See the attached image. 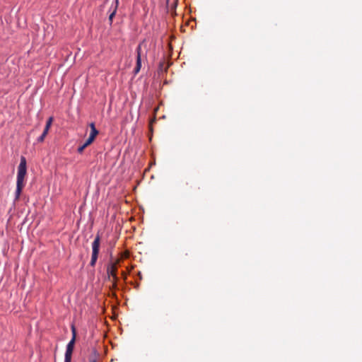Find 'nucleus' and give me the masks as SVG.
Returning a JSON list of instances; mask_svg holds the SVG:
<instances>
[{
  "mask_svg": "<svg viewBox=\"0 0 362 362\" xmlns=\"http://www.w3.org/2000/svg\"><path fill=\"white\" fill-rule=\"evenodd\" d=\"M27 172L26 159L21 156L20 164L18 167L16 178V189L15 192V199L18 200L20 197L23 188L24 187V180Z\"/></svg>",
  "mask_w": 362,
  "mask_h": 362,
  "instance_id": "f257e3e1",
  "label": "nucleus"
},
{
  "mask_svg": "<svg viewBox=\"0 0 362 362\" xmlns=\"http://www.w3.org/2000/svg\"><path fill=\"white\" fill-rule=\"evenodd\" d=\"M71 332H72V338L68 343L66 346V349L65 352V358H64V362H71V355L74 350V346L75 344L76 340V328L74 325L71 327Z\"/></svg>",
  "mask_w": 362,
  "mask_h": 362,
  "instance_id": "f03ea898",
  "label": "nucleus"
},
{
  "mask_svg": "<svg viewBox=\"0 0 362 362\" xmlns=\"http://www.w3.org/2000/svg\"><path fill=\"white\" fill-rule=\"evenodd\" d=\"M100 238L98 235H96V237L95 238V239L92 243V256H91V259H90V264L91 266H94L98 259V256L99 250H100Z\"/></svg>",
  "mask_w": 362,
  "mask_h": 362,
  "instance_id": "7ed1b4c3",
  "label": "nucleus"
},
{
  "mask_svg": "<svg viewBox=\"0 0 362 362\" xmlns=\"http://www.w3.org/2000/svg\"><path fill=\"white\" fill-rule=\"evenodd\" d=\"M119 262V259H112L107 266V273L109 276H112L114 279H117V264Z\"/></svg>",
  "mask_w": 362,
  "mask_h": 362,
  "instance_id": "20e7f679",
  "label": "nucleus"
},
{
  "mask_svg": "<svg viewBox=\"0 0 362 362\" xmlns=\"http://www.w3.org/2000/svg\"><path fill=\"white\" fill-rule=\"evenodd\" d=\"M141 44H140L136 48V64L134 69V75H136L141 68Z\"/></svg>",
  "mask_w": 362,
  "mask_h": 362,
  "instance_id": "39448f33",
  "label": "nucleus"
},
{
  "mask_svg": "<svg viewBox=\"0 0 362 362\" xmlns=\"http://www.w3.org/2000/svg\"><path fill=\"white\" fill-rule=\"evenodd\" d=\"M118 4H119V0H115V4L112 5V6L110 8V10L112 9V12L110 13V16H109V21H110V23H112L113 18L116 14Z\"/></svg>",
  "mask_w": 362,
  "mask_h": 362,
  "instance_id": "423d86ee",
  "label": "nucleus"
},
{
  "mask_svg": "<svg viewBox=\"0 0 362 362\" xmlns=\"http://www.w3.org/2000/svg\"><path fill=\"white\" fill-rule=\"evenodd\" d=\"M89 127L90 128V136H94V137H96V136L98 134V131L97 130V129L95 128V124L93 122H91L90 124H89Z\"/></svg>",
  "mask_w": 362,
  "mask_h": 362,
  "instance_id": "0eeeda50",
  "label": "nucleus"
},
{
  "mask_svg": "<svg viewBox=\"0 0 362 362\" xmlns=\"http://www.w3.org/2000/svg\"><path fill=\"white\" fill-rule=\"evenodd\" d=\"M52 121H53V117H49L48 119L47 120L46 125H45V127L44 129L49 132V128L52 124Z\"/></svg>",
  "mask_w": 362,
  "mask_h": 362,
  "instance_id": "6e6552de",
  "label": "nucleus"
},
{
  "mask_svg": "<svg viewBox=\"0 0 362 362\" xmlns=\"http://www.w3.org/2000/svg\"><path fill=\"white\" fill-rule=\"evenodd\" d=\"M47 134H48V131H46L45 129H44V131H43L42 134H41V136L38 137L37 141L38 142L44 141L45 138L46 137Z\"/></svg>",
  "mask_w": 362,
  "mask_h": 362,
  "instance_id": "1a4fd4ad",
  "label": "nucleus"
},
{
  "mask_svg": "<svg viewBox=\"0 0 362 362\" xmlns=\"http://www.w3.org/2000/svg\"><path fill=\"white\" fill-rule=\"evenodd\" d=\"M87 146H85V144H83L82 146H79L77 149L78 152L79 153H82L83 150L86 148Z\"/></svg>",
  "mask_w": 362,
  "mask_h": 362,
  "instance_id": "9d476101",
  "label": "nucleus"
},
{
  "mask_svg": "<svg viewBox=\"0 0 362 362\" xmlns=\"http://www.w3.org/2000/svg\"><path fill=\"white\" fill-rule=\"evenodd\" d=\"M95 139V137L92 136H90V135H89V137H88V139L90 141H91V143H93V141H94V139Z\"/></svg>",
  "mask_w": 362,
  "mask_h": 362,
  "instance_id": "9b49d317",
  "label": "nucleus"
},
{
  "mask_svg": "<svg viewBox=\"0 0 362 362\" xmlns=\"http://www.w3.org/2000/svg\"><path fill=\"white\" fill-rule=\"evenodd\" d=\"M91 144V141H90L88 139H87L86 141L84 143L85 146H89Z\"/></svg>",
  "mask_w": 362,
  "mask_h": 362,
  "instance_id": "f8f14e48",
  "label": "nucleus"
},
{
  "mask_svg": "<svg viewBox=\"0 0 362 362\" xmlns=\"http://www.w3.org/2000/svg\"><path fill=\"white\" fill-rule=\"evenodd\" d=\"M91 362H95V361H91Z\"/></svg>",
  "mask_w": 362,
  "mask_h": 362,
  "instance_id": "ddd939ff",
  "label": "nucleus"
}]
</instances>
